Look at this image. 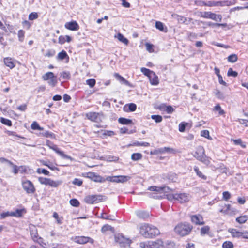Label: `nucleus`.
Here are the masks:
<instances>
[{
  "label": "nucleus",
  "mask_w": 248,
  "mask_h": 248,
  "mask_svg": "<svg viewBox=\"0 0 248 248\" xmlns=\"http://www.w3.org/2000/svg\"><path fill=\"white\" fill-rule=\"evenodd\" d=\"M140 233L145 238H152L160 234L156 227L148 224H142L140 227Z\"/></svg>",
  "instance_id": "1"
},
{
  "label": "nucleus",
  "mask_w": 248,
  "mask_h": 248,
  "mask_svg": "<svg viewBox=\"0 0 248 248\" xmlns=\"http://www.w3.org/2000/svg\"><path fill=\"white\" fill-rule=\"evenodd\" d=\"M192 229V226L188 223H180L174 228L175 232L180 236L188 234Z\"/></svg>",
  "instance_id": "2"
},
{
  "label": "nucleus",
  "mask_w": 248,
  "mask_h": 248,
  "mask_svg": "<svg viewBox=\"0 0 248 248\" xmlns=\"http://www.w3.org/2000/svg\"><path fill=\"white\" fill-rule=\"evenodd\" d=\"M194 156L206 165L210 163L209 157L205 154V150L202 146H199L197 148Z\"/></svg>",
  "instance_id": "3"
},
{
  "label": "nucleus",
  "mask_w": 248,
  "mask_h": 248,
  "mask_svg": "<svg viewBox=\"0 0 248 248\" xmlns=\"http://www.w3.org/2000/svg\"><path fill=\"white\" fill-rule=\"evenodd\" d=\"M169 189L168 187L166 186H160L157 187L156 186H151L148 188V190L151 191H155L157 193L155 194H152L151 196L154 198L159 199L162 197V196L159 195L158 194L163 193V192H166Z\"/></svg>",
  "instance_id": "4"
},
{
  "label": "nucleus",
  "mask_w": 248,
  "mask_h": 248,
  "mask_svg": "<svg viewBox=\"0 0 248 248\" xmlns=\"http://www.w3.org/2000/svg\"><path fill=\"white\" fill-rule=\"evenodd\" d=\"M86 118L90 121L99 123L102 122L104 118L102 112H90L85 114Z\"/></svg>",
  "instance_id": "5"
},
{
  "label": "nucleus",
  "mask_w": 248,
  "mask_h": 248,
  "mask_svg": "<svg viewBox=\"0 0 248 248\" xmlns=\"http://www.w3.org/2000/svg\"><path fill=\"white\" fill-rule=\"evenodd\" d=\"M46 145L51 149L54 150L56 153L60 155H61L62 157L70 159V160H73V158L71 156L67 155L64 154L63 151H61L57 147V146L54 144L51 141L47 140H46Z\"/></svg>",
  "instance_id": "6"
},
{
  "label": "nucleus",
  "mask_w": 248,
  "mask_h": 248,
  "mask_svg": "<svg viewBox=\"0 0 248 248\" xmlns=\"http://www.w3.org/2000/svg\"><path fill=\"white\" fill-rule=\"evenodd\" d=\"M22 186L24 190L27 194H33L35 192V188L33 184L30 180H23Z\"/></svg>",
  "instance_id": "7"
},
{
  "label": "nucleus",
  "mask_w": 248,
  "mask_h": 248,
  "mask_svg": "<svg viewBox=\"0 0 248 248\" xmlns=\"http://www.w3.org/2000/svg\"><path fill=\"white\" fill-rule=\"evenodd\" d=\"M201 16L204 18L211 19L216 21L220 22L222 20L221 15H217L211 12H202Z\"/></svg>",
  "instance_id": "8"
},
{
  "label": "nucleus",
  "mask_w": 248,
  "mask_h": 248,
  "mask_svg": "<svg viewBox=\"0 0 248 248\" xmlns=\"http://www.w3.org/2000/svg\"><path fill=\"white\" fill-rule=\"evenodd\" d=\"M102 200V196L92 195L85 197V202L88 204H94L97 203Z\"/></svg>",
  "instance_id": "9"
},
{
  "label": "nucleus",
  "mask_w": 248,
  "mask_h": 248,
  "mask_svg": "<svg viewBox=\"0 0 248 248\" xmlns=\"http://www.w3.org/2000/svg\"><path fill=\"white\" fill-rule=\"evenodd\" d=\"M115 240L117 243H119L121 246L124 247L129 246L131 243V241L130 239L119 234L115 236Z\"/></svg>",
  "instance_id": "10"
},
{
  "label": "nucleus",
  "mask_w": 248,
  "mask_h": 248,
  "mask_svg": "<svg viewBox=\"0 0 248 248\" xmlns=\"http://www.w3.org/2000/svg\"><path fill=\"white\" fill-rule=\"evenodd\" d=\"M176 199L181 203L187 202L189 201L191 196L186 193H176Z\"/></svg>",
  "instance_id": "11"
},
{
  "label": "nucleus",
  "mask_w": 248,
  "mask_h": 248,
  "mask_svg": "<svg viewBox=\"0 0 248 248\" xmlns=\"http://www.w3.org/2000/svg\"><path fill=\"white\" fill-rule=\"evenodd\" d=\"M191 220L193 223L196 225H202L205 223L202 217L200 214L191 216Z\"/></svg>",
  "instance_id": "12"
},
{
  "label": "nucleus",
  "mask_w": 248,
  "mask_h": 248,
  "mask_svg": "<svg viewBox=\"0 0 248 248\" xmlns=\"http://www.w3.org/2000/svg\"><path fill=\"white\" fill-rule=\"evenodd\" d=\"M75 242L78 244H84L87 242L93 243V240L90 237L82 236L76 237L75 239Z\"/></svg>",
  "instance_id": "13"
},
{
  "label": "nucleus",
  "mask_w": 248,
  "mask_h": 248,
  "mask_svg": "<svg viewBox=\"0 0 248 248\" xmlns=\"http://www.w3.org/2000/svg\"><path fill=\"white\" fill-rule=\"evenodd\" d=\"M65 27L71 31H78L79 28L78 24L75 21L66 23Z\"/></svg>",
  "instance_id": "14"
},
{
  "label": "nucleus",
  "mask_w": 248,
  "mask_h": 248,
  "mask_svg": "<svg viewBox=\"0 0 248 248\" xmlns=\"http://www.w3.org/2000/svg\"><path fill=\"white\" fill-rule=\"evenodd\" d=\"M88 177L91 178L93 181L96 182H103L105 179L99 175H96L94 172H89L88 174Z\"/></svg>",
  "instance_id": "15"
},
{
  "label": "nucleus",
  "mask_w": 248,
  "mask_h": 248,
  "mask_svg": "<svg viewBox=\"0 0 248 248\" xmlns=\"http://www.w3.org/2000/svg\"><path fill=\"white\" fill-rule=\"evenodd\" d=\"M30 234L34 241H36V239L38 237L37 230L34 225L30 226Z\"/></svg>",
  "instance_id": "16"
},
{
  "label": "nucleus",
  "mask_w": 248,
  "mask_h": 248,
  "mask_svg": "<svg viewBox=\"0 0 248 248\" xmlns=\"http://www.w3.org/2000/svg\"><path fill=\"white\" fill-rule=\"evenodd\" d=\"M150 83L153 85H157L159 83V80L158 77L156 75L155 73L153 72L150 77L148 78Z\"/></svg>",
  "instance_id": "17"
},
{
  "label": "nucleus",
  "mask_w": 248,
  "mask_h": 248,
  "mask_svg": "<svg viewBox=\"0 0 248 248\" xmlns=\"http://www.w3.org/2000/svg\"><path fill=\"white\" fill-rule=\"evenodd\" d=\"M155 26L157 29L162 32H167L168 31L167 28L160 21H156Z\"/></svg>",
  "instance_id": "18"
},
{
  "label": "nucleus",
  "mask_w": 248,
  "mask_h": 248,
  "mask_svg": "<svg viewBox=\"0 0 248 248\" xmlns=\"http://www.w3.org/2000/svg\"><path fill=\"white\" fill-rule=\"evenodd\" d=\"M224 2L221 1H206V6L208 7H215V6H222L224 5Z\"/></svg>",
  "instance_id": "19"
},
{
  "label": "nucleus",
  "mask_w": 248,
  "mask_h": 248,
  "mask_svg": "<svg viewBox=\"0 0 248 248\" xmlns=\"http://www.w3.org/2000/svg\"><path fill=\"white\" fill-rule=\"evenodd\" d=\"M151 246L153 248H164L163 242L160 239L152 242Z\"/></svg>",
  "instance_id": "20"
},
{
  "label": "nucleus",
  "mask_w": 248,
  "mask_h": 248,
  "mask_svg": "<svg viewBox=\"0 0 248 248\" xmlns=\"http://www.w3.org/2000/svg\"><path fill=\"white\" fill-rule=\"evenodd\" d=\"M4 62L7 66L9 67L11 69L13 68L15 66V64L11 58L7 57L4 58Z\"/></svg>",
  "instance_id": "21"
},
{
  "label": "nucleus",
  "mask_w": 248,
  "mask_h": 248,
  "mask_svg": "<svg viewBox=\"0 0 248 248\" xmlns=\"http://www.w3.org/2000/svg\"><path fill=\"white\" fill-rule=\"evenodd\" d=\"M62 184V181L61 180L54 181L50 179L48 186L52 187H57Z\"/></svg>",
  "instance_id": "22"
},
{
  "label": "nucleus",
  "mask_w": 248,
  "mask_h": 248,
  "mask_svg": "<svg viewBox=\"0 0 248 248\" xmlns=\"http://www.w3.org/2000/svg\"><path fill=\"white\" fill-rule=\"evenodd\" d=\"M136 215L139 217L144 219L149 216V213L144 211H138L136 212Z\"/></svg>",
  "instance_id": "23"
},
{
  "label": "nucleus",
  "mask_w": 248,
  "mask_h": 248,
  "mask_svg": "<svg viewBox=\"0 0 248 248\" xmlns=\"http://www.w3.org/2000/svg\"><path fill=\"white\" fill-rule=\"evenodd\" d=\"M57 58L58 60L61 61L65 59H67L68 60L69 56H68L66 51L62 50L58 53Z\"/></svg>",
  "instance_id": "24"
},
{
  "label": "nucleus",
  "mask_w": 248,
  "mask_h": 248,
  "mask_svg": "<svg viewBox=\"0 0 248 248\" xmlns=\"http://www.w3.org/2000/svg\"><path fill=\"white\" fill-rule=\"evenodd\" d=\"M55 76L54 75L53 73L51 72H48L45 74L44 75H43L42 78L44 80L46 81L51 79Z\"/></svg>",
  "instance_id": "25"
},
{
  "label": "nucleus",
  "mask_w": 248,
  "mask_h": 248,
  "mask_svg": "<svg viewBox=\"0 0 248 248\" xmlns=\"http://www.w3.org/2000/svg\"><path fill=\"white\" fill-rule=\"evenodd\" d=\"M230 232L233 237L239 238L242 236V232H239L235 229H232Z\"/></svg>",
  "instance_id": "26"
},
{
  "label": "nucleus",
  "mask_w": 248,
  "mask_h": 248,
  "mask_svg": "<svg viewBox=\"0 0 248 248\" xmlns=\"http://www.w3.org/2000/svg\"><path fill=\"white\" fill-rule=\"evenodd\" d=\"M213 111H218L219 115H223L225 114V111L223 110L219 104H217L213 108Z\"/></svg>",
  "instance_id": "27"
},
{
  "label": "nucleus",
  "mask_w": 248,
  "mask_h": 248,
  "mask_svg": "<svg viewBox=\"0 0 248 248\" xmlns=\"http://www.w3.org/2000/svg\"><path fill=\"white\" fill-rule=\"evenodd\" d=\"M194 170L195 172L196 173L197 175L200 177L201 178L206 180L207 177L205 175H203L202 172L199 170V169L197 166H195L194 167Z\"/></svg>",
  "instance_id": "28"
},
{
  "label": "nucleus",
  "mask_w": 248,
  "mask_h": 248,
  "mask_svg": "<svg viewBox=\"0 0 248 248\" xmlns=\"http://www.w3.org/2000/svg\"><path fill=\"white\" fill-rule=\"evenodd\" d=\"M248 219V216L247 215L240 216L236 219V221L240 224L245 223Z\"/></svg>",
  "instance_id": "29"
},
{
  "label": "nucleus",
  "mask_w": 248,
  "mask_h": 248,
  "mask_svg": "<svg viewBox=\"0 0 248 248\" xmlns=\"http://www.w3.org/2000/svg\"><path fill=\"white\" fill-rule=\"evenodd\" d=\"M118 122L123 124H128L132 123L131 120L122 117L119 118Z\"/></svg>",
  "instance_id": "30"
},
{
  "label": "nucleus",
  "mask_w": 248,
  "mask_h": 248,
  "mask_svg": "<svg viewBox=\"0 0 248 248\" xmlns=\"http://www.w3.org/2000/svg\"><path fill=\"white\" fill-rule=\"evenodd\" d=\"M224 206L226 207V209H224V208H220L219 211V212L226 215L230 214L229 211L231 208V205L230 204H224Z\"/></svg>",
  "instance_id": "31"
},
{
  "label": "nucleus",
  "mask_w": 248,
  "mask_h": 248,
  "mask_svg": "<svg viewBox=\"0 0 248 248\" xmlns=\"http://www.w3.org/2000/svg\"><path fill=\"white\" fill-rule=\"evenodd\" d=\"M24 211V209H16L15 212H12L11 215L13 217H21Z\"/></svg>",
  "instance_id": "32"
},
{
  "label": "nucleus",
  "mask_w": 248,
  "mask_h": 248,
  "mask_svg": "<svg viewBox=\"0 0 248 248\" xmlns=\"http://www.w3.org/2000/svg\"><path fill=\"white\" fill-rule=\"evenodd\" d=\"M50 178L40 177L38 178L39 182L43 185L48 186Z\"/></svg>",
  "instance_id": "33"
},
{
  "label": "nucleus",
  "mask_w": 248,
  "mask_h": 248,
  "mask_svg": "<svg viewBox=\"0 0 248 248\" xmlns=\"http://www.w3.org/2000/svg\"><path fill=\"white\" fill-rule=\"evenodd\" d=\"M53 217L56 219L57 223L58 224H61L62 223L63 217L59 216V215L57 213L54 212L53 215Z\"/></svg>",
  "instance_id": "34"
},
{
  "label": "nucleus",
  "mask_w": 248,
  "mask_h": 248,
  "mask_svg": "<svg viewBox=\"0 0 248 248\" xmlns=\"http://www.w3.org/2000/svg\"><path fill=\"white\" fill-rule=\"evenodd\" d=\"M31 127L33 130H43V128L40 127L38 124L37 122L36 121L33 122L31 125Z\"/></svg>",
  "instance_id": "35"
},
{
  "label": "nucleus",
  "mask_w": 248,
  "mask_h": 248,
  "mask_svg": "<svg viewBox=\"0 0 248 248\" xmlns=\"http://www.w3.org/2000/svg\"><path fill=\"white\" fill-rule=\"evenodd\" d=\"M142 155L140 153H134L131 155V159L134 161L139 160L141 159Z\"/></svg>",
  "instance_id": "36"
},
{
  "label": "nucleus",
  "mask_w": 248,
  "mask_h": 248,
  "mask_svg": "<svg viewBox=\"0 0 248 248\" xmlns=\"http://www.w3.org/2000/svg\"><path fill=\"white\" fill-rule=\"evenodd\" d=\"M131 145L132 146H144V147H147L150 145V144L148 142H140L139 141H136L133 142Z\"/></svg>",
  "instance_id": "37"
},
{
  "label": "nucleus",
  "mask_w": 248,
  "mask_h": 248,
  "mask_svg": "<svg viewBox=\"0 0 248 248\" xmlns=\"http://www.w3.org/2000/svg\"><path fill=\"white\" fill-rule=\"evenodd\" d=\"M210 231V227L208 226H205L202 227L201 229V235H204L208 234Z\"/></svg>",
  "instance_id": "38"
},
{
  "label": "nucleus",
  "mask_w": 248,
  "mask_h": 248,
  "mask_svg": "<svg viewBox=\"0 0 248 248\" xmlns=\"http://www.w3.org/2000/svg\"><path fill=\"white\" fill-rule=\"evenodd\" d=\"M140 70L143 74H144L145 76H147L148 78L153 72V71L144 67L141 68Z\"/></svg>",
  "instance_id": "39"
},
{
  "label": "nucleus",
  "mask_w": 248,
  "mask_h": 248,
  "mask_svg": "<svg viewBox=\"0 0 248 248\" xmlns=\"http://www.w3.org/2000/svg\"><path fill=\"white\" fill-rule=\"evenodd\" d=\"M126 107H128V111L130 112H133L136 110L137 108V106L134 103H130L124 106V108Z\"/></svg>",
  "instance_id": "40"
},
{
  "label": "nucleus",
  "mask_w": 248,
  "mask_h": 248,
  "mask_svg": "<svg viewBox=\"0 0 248 248\" xmlns=\"http://www.w3.org/2000/svg\"><path fill=\"white\" fill-rule=\"evenodd\" d=\"M238 57L237 56L236 54H233L232 55H230L228 57V62H235L237 61Z\"/></svg>",
  "instance_id": "41"
},
{
  "label": "nucleus",
  "mask_w": 248,
  "mask_h": 248,
  "mask_svg": "<svg viewBox=\"0 0 248 248\" xmlns=\"http://www.w3.org/2000/svg\"><path fill=\"white\" fill-rule=\"evenodd\" d=\"M106 180L108 181H110V182H112L120 183L119 175L116 176H113V177L109 176L106 178Z\"/></svg>",
  "instance_id": "42"
},
{
  "label": "nucleus",
  "mask_w": 248,
  "mask_h": 248,
  "mask_svg": "<svg viewBox=\"0 0 248 248\" xmlns=\"http://www.w3.org/2000/svg\"><path fill=\"white\" fill-rule=\"evenodd\" d=\"M40 135L46 137H50L51 138H55V134L52 132H49L48 131H46L43 133H40Z\"/></svg>",
  "instance_id": "43"
},
{
  "label": "nucleus",
  "mask_w": 248,
  "mask_h": 248,
  "mask_svg": "<svg viewBox=\"0 0 248 248\" xmlns=\"http://www.w3.org/2000/svg\"><path fill=\"white\" fill-rule=\"evenodd\" d=\"M57 83V79L56 76L54 77L51 79L48 80V84L52 86V87H55Z\"/></svg>",
  "instance_id": "44"
},
{
  "label": "nucleus",
  "mask_w": 248,
  "mask_h": 248,
  "mask_svg": "<svg viewBox=\"0 0 248 248\" xmlns=\"http://www.w3.org/2000/svg\"><path fill=\"white\" fill-rule=\"evenodd\" d=\"M187 123L182 122L179 125V130L181 132H183L185 130L186 127L188 125Z\"/></svg>",
  "instance_id": "45"
},
{
  "label": "nucleus",
  "mask_w": 248,
  "mask_h": 248,
  "mask_svg": "<svg viewBox=\"0 0 248 248\" xmlns=\"http://www.w3.org/2000/svg\"><path fill=\"white\" fill-rule=\"evenodd\" d=\"M25 31L22 30H20L18 32V37L19 41L23 42L24 38Z\"/></svg>",
  "instance_id": "46"
},
{
  "label": "nucleus",
  "mask_w": 248,
  "mask_h": 248,
  "mask_svg": "<svg viewBox=\"0 0 248 248\" xmlns=\"http://www.w3.org/2000/svg\"><path fill=\"white\" fill-rule=\"evenodd\" d=\"M118 39L121 42L127 44L128 43V40L125 38L121 33H118Z\"/></svg>",
  "instance_id": "47"
},
{
  "label": "nucleus",
  "mask_w": 248,
  "mask_h": 248,
  "mask_svg": "<svg viewBox=\"0 0 248 248\" xmlns=\"http://www.w3.org/2000/svg\"><path fill=\"white\" fill-rule=\"evenodd\" d=\"M227 75L228 76L236 77L237 76L238 73L237 72L233 71L232 68H230L228 71Z\"/></svg>",
  "instance_id": "48"
},
{
  "label": "nucleus",
  "mask_w": 248,
  "mask_h": 248,
  "mask_svg": "<svg viewBox=\"0 0 248 248\" xmlns=\"http://www.w3.org/2000/svg\"><path fill=\"white\" fill-rule=\"evenodd\" d=\"M215 95L220 99H223L225 96L223 93L218 90H216L215 92Z\"/></svg>",
  "instance_id": "49"
},
{
  "label": "nucleus",
  "mask_w": 248,
  "mask_h": 248,
  "mask_svg": "<svg viewBox=\"0 0 248 248\" xmlns=\"http://www.w3.org/2000/svg\"><path fill=\"white\" fill-rule=\"evenodd\" d=\"M70 204L74 207H78L80 203L79 201L76 199H72L70 201Z\"/></svg>",
  "instance_id": "50"
},
{
  "label": "nucleus",
  "mask_w": 248,
  "mask_h": 248,
  "mask_svg": "<svg viewBox=\"0 0 248 248\" xmlns=\"http://www.w3.org/2000/svg\"><path fill=\"white\" fill-rule=\"evenodd\" d=\"M120 183H124L128 181L131 177L129 176L119 175Z\"/></svg>",
  "instance_id": "51"
},
{
  "label": "nucleus",
  "mask_w": 248,
  "mask_h": 248,
  "mask_svg": "<svg viewBox=\"0 0 248 248\" xmlns=\"http://www.w3.org/2000/svg\"><path fill=\"white\" fill-rule=\"evenodd\" d=\"M222 247L223 248H232L233 245L232 243L230 241H225L223 243Z\"/></svg>",
  "instance_id": "52"
},
{
  "label": "nucleus",
  "mask_w": 248,
  "mask_h": 248,
  "mask_svg": "<svg viewBox=\"0 0 248 248\" xmlns=\"http://www.w3.org/2000/svg\"><path fill=\"white\" fill-rule=\"evenodd\" d=\"M151 118L156 123H160L162 121V117L160 115H153L151 116Z\"/></svg>",
  "instance_id": "53"
},
{
  "label": "nucleus",
  "mask_w": 248,
  "mask_h": 248,
  "mask_svg": "<svg viewBox=\"0 0 248 248\" xmlns=\"http://www.w3.org/2000/svg\"><path fill=\"white\" fill-rule=\"evenodd\" d=\"M38 17V15L36 12H32L29 15V19L30 20H33L37 19Z\"/></svg>",
  "instance_id": "54"
},
{
  "label": "nucleus",
  "mask_w": 248,
  "mask_h": 248,
  "mask_svg": "<svg viewBox=\"0 0 248 248\" xmlns=\"http://www.w3.org/2000/svg\"><path fill=\"white\" fill-rule=\"evenodd\" d=\"M0 122L4 124L7 125L8 126L12 125V122L9 119H5L4 118H1Z\"/></svg>",
  "instance_id": "55"
},
{
  "label": "nucleus",
  "mask_w": 248,
  "mask_h": 248,
  "mask_svg": "<svg viewBox=\"0 0 248 248\" xmlns=\"http://www.w3.org/2000/svg\"><path fill=\"white\" fill-rule=\"evenodd\" d=\"M112 229V227L109 225H104L101 229V231L103 232H106L108 231H111Z\"/></svg>",
  "instance_id": "56"
},
{
  "label": "nucleus",
  "mask_w": 248,
  "mask_h": 248,
  "mask_svg": "<svg viewBox=\"0 0 248 248\" xmlns=\"http://www.w3.org/2000/svg\"><path fill=\"white\" fill-rule=\"evenodd\" d=\"M96 81L94 79H90L86 80V83L90 87L92 88L94 86Z\"/></svg>",
  "instance_id": "57"
},
{
  "label": "nucleus",
  "mask_w": 248,
  "mask_h": 248,
  "mask_svg": "<svg viewBox=\"0 0 248 248\" xmlns=\"http://www.w3.org/2000/svg\"><path fill=\"white\" fill-rule=\"evenodd\" d=\"M61 75L64 79H69L70 78V73L69 72H63Z\"/></svg>",
  "instance_id": "58"
},
{
  "label": "nucleus",
  "mask_w": 248,
  "mask_h": 248,
  "mask_svg": "<svg viewBox=\"0 0 248 248\" xmlns=\"http://www.w3.org/2000/svg\"><path fill=\"white\" fill-rule=\"evenodd\" d=\"M174 154L175 151L174 149L170 147H164V153Z\"/></svg>",
  "instance_id": "59"
},
{
  "label": "nucleus",
  "mask_w": 248,
  "mask_h": 248,
  "mask_svg": "<svg viewBox=\"0 0 248 248\" xmlns=\"http://www.w3.org/2000/svg\"><path fill=\"white\" fill-rule=\"evenodd\" d=\"M201 135L208 139H210L209 132L207 130H204L201 131Z\"/></svg>",
  "instance_id": "60"
},
{
  "label": "nucleus",
  "mask_w": 248,
  "mask_h": 248,
  "mask_svg": "<svg viewBox=\"0 0 248 248\" xmlns=\"http://www.w3.org/2000/svg\"><path fill=\"white\" fill-rule=\"evenodd\" d=\"M37 172L39 174L43 173L46 175H49V172L47 170H46L45 169L39 168L37 170Z\"/></svg>",
  "instance_id": "61"
},
{
  "label": "nucleus",
  "mask_w": 248,
  "mask_h": 248,
  "mask_svg": "<svg viewBox=\"0 0 248 248\" xmlns=\"http://www.w3.org/2000/svg\"><path fill=\"white\" fill-rule=\"evenodd\" d=\"M231 198V194L228 191H225L223 193V198L225 201H227Z\"/></svg>",
  "instance_id": "62"
},
{
  "label": "nucleus",
  "mask_w": 248,
  "mask_h": 248,
  "mask_svg": "<svg viewBox=\"0 0 248 248\" xmlns=\"http://www.w3.org/2000/svg\"><path fill=\"white\" fill-rule=\"evenodd\" d=\"M73 184L78 186H80L82 184V181L80 179L75 178L73 181Z\"/></svg>",
  "instance_id": "63"
},
{
  "label": "nucleus",
  "mask_w": 248,
  "mask_h": 248,
  "mask_svg": "<svg viewBox=\"0 0 248 248\" xmlns=\"http://www.w3.org/2000/svg\"><path fill=\"white\" fill-rule=\"evenodd\" d=\"M167 199L170 201H172L173 200H176V196L175 194H170L167 195Z\"/></svg>",
  "instance_id": "64"
}]
</instances>
